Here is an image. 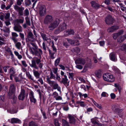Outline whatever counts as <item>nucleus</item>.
<instances>
[{"instance_id": "5", "label": "nucleus", "mask_w": 126, "mask_h": 126, "mask_svg": "<svg viewBox=\"0 0 126 126\" xmlns=\"http://www.w3.org/2000/svg\"><path fill=\"white\" fill-rule=\"evenodd\" d=\"M14 9L18 12L19 16H23V10L24 8L18 6L17 5H15L14 6Z\"/></svg>"}, {"instance_id": "19", "label": "nucleus", "mask_w": 126, "mask_h": 126, "mask_svg": "<svg viewBox=\"0 0 126 126\" xmlns=\"http://www.w3.org/2000/svg\"><path fill=\"white\" fill-rule=\"evenodd\" d=\"M92 6L95 9H97L100 7V6L97 3L94 1H92L91 2Z\"/></svg>"}, {"instance_id": "38", "label": "nucleus", "mask_w": 126, "mask_h": 126, "mask_svg": "<svg viewBox=\"0 0 126 126\" xmlns=\"http://www.w3.org/2000/svg\"><path fill=\"white\" fill-rule=\"evenodd\" d=\"M29 126H38L37 124L35 122L31 121L29 123Z\"/></svg>"}, {"instance_id": "30", "label": "nucleus", "mask_w": 126, "mask_h": 126, "mask_svg": "<svg viewBox=\"0 0 126 126\" xmlns=\"http://www.w3.org/2000/svg\"><path fill=\"white\" fill-rule=\"evenodd\" d=\"M109 74V73H105L103 74V79L105 81H108Z\"/></svg>"}, {"instance_id": "24", "label": "nucleus", "mask_w": 126, "mask_h": 126, "mask_svg": "<svg viewBox=\"0 0 126 126\" xmlns=\"http://www.w3.org/2000/svg\"><path fill=\"white\" fill-rule=\"evenodd\" d=\"M110 60L114 61H116L115 54L113 53H111L110 55Z\"/></svg>"}, {"instance_id": "42", "label": "nucleus", "mask_w": 126, "mask_h": 126, "mask_svg": "<svg viewBox=\"0 0 126 126\" xmlns=\"http://www.w3.org/2000/svg\"><path fill=\"white\" fill-rule=\"evenodd\" d=\"M25 5L27 6H30L31 4V0H25Z\"/></svg>"}, {"instance_id": "29", "label": "nucleus", "mask_w": 126, "mask_h": 126, "mask_svg": "<svg viewBox=\"0 0 126 126\" xmlns=\"http://www.w3.org/2000/svg\"><path fill=\"white\" fill-rule=\"evenodd\" d=\"M108 82H113L115 80L114 78L112 75L109 74Z\"/></svg>"}, {"instance_id": "14", "label": "nucleus", "mask_w": 126, "mask_h": 126, "mask_svg": "<svg viewBox=\"0 0 126 126\" xmlns=\"http://www.w3.org/2000/svg\"><path fill=\"white\" fill-rule=\"evenodd\" d=\"M66 39L68 43L71 45H79V42L78 40L76 41H74V40H72L71 39L67 38Z\"/></svg>"}, {"instance_id": "58", "label": "nucleus", "mask_w": 126, "mask_h": 126, "mask_svg": "<svg viewBox=\"0 0 126 126\" xmlns=\"http://www.w3.org/2000/svg\"><path fill=\"white\" fill-rule=\"evenodd\" d=\"M86 68H90L91 66V63H89L86 64L84 66Z\"/></svg>"}, {"instance_id": "43", "label": "nucleus", "mask_w": 126, "mask_h": 126, "mask_svg": "<svg viewBox=\"0 0 126 126\" xmlns=\"http://www.w3.org/2000/svg\"><path fill=\"white\" fill-rule=\"evenodd\" d=\"M25 20L27 24L29 26L31 25V23L30 19L28 16H27L25 17Z\"/></svg>"}, {"instance_id": "20", "label": "nucleus", "mask_w": 126, "mask_h": 126, "mask_svg": "<svg viewBox=\"0 0 126 126\" xmlns=\"http://www.w3.org/2000/svg\"><path fill=\"white\" fill-rule=\"evenodd\" d=\"M58 27L62 32L66 29V26L65 23H63L62 24H61Z\"/></svg>"}, {"instance_id": "21", "label": "nucleus", "mask_w": 126, "mask_h": 126, "mask_svg": "<svg viewBox=\"0 0 126 126\" xmlns=\"http://www.w3.org/2000/svg\"><path fill=\"white\" fill-rule=\"evenodd\" d=\"M33 75L36 79H38L40 78V74L37 71L33 70Z\"/></svg>"}, {"instance_id": "15", "label": "nucleus", "mask_w": 126, "mask_h": 126, "mask_svg": "<svg viewBox=\"0 0 126 126\" xmlns=\"http://www.w3.org/2000/svg\"><path fill=\"white\" fill-rule=\"evenodd\" d=\"M24 17L19 16V18L16 19L14 21L15 23H23L24 22Z\"/></svg>"}, {"instance_id": "39", "label": "nucleus", "mask_w": 126, "mask_h": 126, "mask_svg": "<svg viewBox=\"0 0 126 126\" xmlns=\"http://www.w3.org/2000/svg\"><path fill=\"white\" fill-rule=\"evenodd\" d=\"M47 79L48 83L50 84V85L51 86H53L55 82L54 81H52L50 80L48 78Z\"/></svg>"}, {"instance_id": "60", "label": "nucleus", "mask_w": 126, "mask_h": 126, "mask_svg": "<svg viewBox=\"0 0 126 126\" xmlns=\"http://www.w3.org/2000/svg\"><path fill=\"white\" fill-rule=\"evenodd\" d=\"M54 98H56L58 95V94L56 92L53 93L52 94Z\"/></svg>"}, {"instance_id": "49", "label": "nucleus", "mask_w": 126, "mask_h": 126, "mask_svg": "<svg viewBox=\"0 0 126 126\" xmlns=\"http://www.w3.org/2000/svg\"><path fill=\"white\" fill-rule=\"evenodd\" d=\"M61 31L60 30L59 27L57 29H55L54 31V33L55 34H57L59 33Z\"/></svg>"}, {"instance_id": "44", "label": "nucleus", "mask_w": 126, "mask_h": 126, "mask_svg": "<svg viewBox=\"0 0 126 126\" xmlns=\"http://www.w3.org/2000/svg\"><path fill=\"white\" fill-rule=\"evenodd\" d=\"M54 124L55 126H60V125L58 122V120L56 119H54Z\"/></svg>"}, {"instance_id": "22", "label": "nucleus", "mask_w": 126, "mask_h": 126, "mask_svg": "<svg viewBox=\"0 0 126 126\" xmlns=\"http://www.w3.org/2000/svg\"><path fill=\"white\" fill-rule=\"evenodd\" d=\"M64 78H62V82L65 84H66L67 85H68L69 82L68 81V79L67 78L66 76H64Z\"/></svg>"}, {"instance_id": "12", "label": "nucleus", "mask_w": 126, "mask_h": 126, "mask_svg": "<svg viewBox=\"0 0 126 126\" xmlns=\"http://www.w3.org/2000/svg\"><path fill=\"white\" fill-rule=\"evenodd\" d=\"M29 97L30 100L32 102L35 103L36 102V100L34 97V93L32 91H31L30 92Z\"/></svg>"}, {"instance_id": "55", "label": "nucleus", "mask_w": 126, "mask_h": 126, "mask_svg": "<svg viewBox=\"0 0 126 126\" xmlns=\"http://www.w3.org/2000/svg\"><path fill=\"white\" fill-rule=\"evenodd\" d=\"M50 74V78L51 79H54L55 78V76L53 74L52 71H51Z\"/></svg>"}, {"instance_id": "41", "label": "nucleus", "mask_w": 126, "mask_h": 126, "mask_svg": "<svg viewBox=\"0 0 126 126\" xmlns=\"http://www.w3.org/2000/svg\"><path fill=\"white\" fill-rule=\"evenodd\" d=\"M114 86L115 87L117 88L119 92H120L122 89L121 88L120 85L118 84L115 83Z\"/></svg>"}, {"instance_id": "51", "label": "nucleus", "mask_w": 126, "mask_h": 126, "mask_svg": "<svg viewBox=\"0 0 126 126\" xmlns=\"http://www.w3.org/2000/svg\"><path fill=\"white\" fill-rule=\"evenodd\" d=\"M15 70L14 68H11L10 70V74H12L14 75V74L15 73Z\"/></svg>"}, {"instance_id": "7", "label": "nucleus", "mask_w": 126, "mask_h": 126, "mask_svg": "<svg viewBox=\"0 0 126 126\" xmlns=\"http://www.w3.org/2000/svg\"><path fill=\"white\" fill-rule=\"evenodd\" d=\"M34 40L32 33L31 32H29L28 34V37L26 39V42H33Z\"/></svg>"}, {"instance_id": "46", "label": "nucleus", "mask_w": 126, "mask_h": 126, "mask_svg": "<svg viewBox=\"0 0 126 126\" xmlns=\"http://www.w3.org/2000/svg\"><path fill=\"white\" fill-rule=\"evenodd\" d=\"M76 65L75 66L78 69L81 70L83 68V66L81 65H79V64H76Z\"/></svg>"}, {"instance_id": "13", "label": "nucleus", "mask_w": 126, "mask_h": 126, "mask_svg": "<svg viewBox=\"0 0 126 126\" xmlns=\"http://www.w3.org/2000/svg\"><path fill=\"white\" fill-rule=\"evenodd\" d=\"M119 27L116 26H113L110 27H109L107 30L108 32H113L114 31L118 29Z\"/></svg>"}, {"instance_id": "11", "label": "nucleus", "mask_w": 126, "mask_h": 126, "mask_svg": "<svg viewBox=\"0 0 126 126\" xmlns=\"http://www.w3.org/2000/svg\"><path fill=\"white\" fill-rule=\"evenodd\" d=\"M76 64H80L81 65H84L85 63V60L82 58H79L76 59L75 61Z\"/></svg>"}, {"instance_id": "56", "label": "nucleus", "mask_w": 126, "mask_h": 126, "mask_svg": "<svg viewBox=\"0 0 126 126\" xmlns=\"http://www.w3.org/2000/svg\"><path fill=\"white\" fill-rule=\"evenodd\" d=\"M19 36L20 37H21L22 40H24V34L20 33H19Z\"/></svg>"}, {"instance_id": "61", "label": "nucleus", "mask_w": 126, "mask_h": 126, "mask_svg": "<svg viewBox=\"0 0 126 126\" xmlns=\"http://www.w3.org/2000/svg\"><path fill=\"white\" fill-rule=\"evenodd\" d=\"M123 32L124 31L123 30H122L119 31L118 33H117L119 36L120 35L123 34Z\"/></svg>"}, {"instance_id": "23", "label": "nucleus", "mask_w": 126, "mask_h": 126, "mask_svg": "<svg viewBox=\"0 0 126 126\" xmlns=\"http://www.w3.org/2000/svg\"><path fill=\"white\" fill-rule=\"evenodd\" d=\"M41 55H39L38 56L39 57V58H38L37 57H34L33 58V59H34L35 60H36V63L37 64H38L41 62Z\"/></svg>"}, {"instance_id": "2", "label": "nucleus", "mask_w": 126, "mask_h": 126, "mask_svg": "<svg viewBox=\"0 0 126 126\" xmlns=\"http://www.w3.org/2000/svg\"><path fill=\"white\" fill-rule=\"evenodd\" d=\"M60 22V20L58 18H56L49 23L48 28L50 30H53L58 26Z\"/></svg>"}, {"instance_id": "35", "label": "nucleus", "mask_w": 126, "mask_h": 126, "mask_svg": "<svg viewBox=\"0 0 126 126\" xmlns=\"http://www.w3.org/2000/svg\"><path fill=\"white\" fill-rule=\"evenodd\" d=\"M114 111L118 114L121 113L122 111V109L119 108L115 107L113 109Z\"/></svg>"}, {"instance_id": "53", "label": "nucleus", "mask_w": 126, "mask_h": 126, "mask_svg": "<svg viewBox=\"0 0 126 126\" xmlns=\"http://www.w3.org/2000/svg\"><path fill=\"white\" fill-rule=\"evenodd\" d=\"M12 37L16 38L18 36V35L17 33L15 32H12Z\"/></svg>"}, {"instance_id": "9", "label": "nucleus", "mask_w": 126, "mask_h": 126, "mask_svg": "<svg viewBox=\"0 0 126 126\" xmlns=\"http://www.w3.org/2000/svg\"><path fill=\"white\" fill-rule=\"evenodd\" d=\"M25 91L24 89H21L20 94L19 95L18 98L19 100H23L25 97Z\"/></svg>"}, {"instance_id": "48", "label": "nucleus", "mask_w": 126, "mask_h": 126, "mask_svg": "<svg viewBox=\"0 0 126 126\" xmlns=\"http://www.w3.org/2000/svg\"><path fill=\"white\" fill-rule=\"evenodd\" d=\"M41 36L44 41L47 40L48 39L46 37V35L44 34H42Z\"/></svg>"}, {"instance_id": "45", "label": "nucleus", "mask_w": 126, "mask_h": 126, "mask_svg": "<svg viewBox=\"0 0 126 126\" xmlns=\"http://www.w3.org/2000/svg\"><path fill=\"white\" fill-rule=\"evenodd\" d=\"M60 61V58H58L55 61V66H57L59 63Z\"/></svg>"}, {"instance_id": "63", "label": "nucleus", "mask_w": 126, "mask_h": 126, "mask_svg": "<svg viewBox=\"0 0 126 126\" xmlns=\"http://www.w3.org/2000/svg\"><path fill=\"white\" fill-rule=\"evenodd\" d=\"M38 79V81H39L41 84H43V81L42 79L41 78H39Z\"/></svg>"}, {"instance_id": "47", "label": "nucleus", "mask_w": 126, "mask_h": 126, "mask_svg": "<svg viewBox=\"0 0 126 126\" xmlns=\"http://www.w3.org/2000/svg\"><path fill=\"white\" fill-rule=\"evenodd\" d=\"M63 125V126H69L68 122L64 119L62 120Z\"/></svg>"}, {"instance_id": "27", "label": "nucleus", "mask_w": 126, "mask_h": 126, "mask_svg": "<svg viewBox=\"0 0 126 126\" xmlns=\"http://www.w3.org/2000/svg\"><path fill=\"white\" fill-rule=\"evenodd\" d=\"M64 34L66 35H69L73 34L74 33V31L72 30H70L68 31H65L64 32Z\"/></svg>"}, {"instance_id": "54", "label": "nucleus", "mask_w": 126, "mask_h": 126, "mask_svg": "<svg viewBox=\"0 0 126 126\" xmlns=\"http://www.w3.org/2000/svg\"><path fill=\"white\" fill-rule=\"evenodd\" d=\"M63 45L66 47L67 48L69 46V45L68 44L67 42L64 41L63 43Z\"/></svg>"}, {"instance_id": "36", "label": "nucleus", "mask_w": 126, "mask_h": 126, "mask_svg": "<svg viewBox=\"0 0 126 126\" xmlns=\"http://www.w3.org/2000/svg\"><path fill=\"white\" fill-rule=\"evenodd\" d=\"M125 39L124 36L120 37L117 39V41L118 42L121 43Z\"/></svg>"}, {"instance_id": "3", "label": "nucleus", "mask_w": 126, "mask_h": 126, "mask_svg": "<svg viewBox=\"0 0 126 126\" xmlns=\"http://www.w3.org/2000/svg\"><path fill=\"white\" fill-rule=\"evenodd\" d=\"M105 21L107 24L110 25L113 23L115 20L111 15H109L106 17Z\"/></svg>"}, {"instance_id": "34", "label": "nucleus", "mask_w": 126, "mask_h": 126, "mask_svg": "<svg viewBox=\"0 0 126 126\" xmlns=\"http://www.w3.org/2000/svg\"><path fill=\"white\" fill-rule=\"evenodd\" d=\"M16 47L18 49H20L22 48L21 43L19 42H17L15 44Z\"/></svg>"}, {"instance_id": "59", "label": "nucleus", "mask_w": 126, "mask_h": 126, "mask_svg": "<svg viewBox=\"0 0 126 126\" xmlns=\"http://www.w3.org/2000/svg\"><path fill=\"white\" fill-rule=\"evenodd\" d=\"M58 69L57 68H53L52 69V71H53L54 73L55 74H57V71H58Z\"/></svg>"}, {"instance_id": "18", "label": "nucleus", "mask_w": 126, "mask_h": 126, "mask_svg": "<svg viewBox=\"0 0 126 126\" xmlns=\"http://www.w3.org/2000/svg\"><path fill=\"white\" fill-rule=\"evenodd\" d=\"M31 62L32 63L30 65V66L36 69H38V67L36 65V63L35 60L32 59Z\"/></svg>"}, {"instance_id": "28", "label": "nucleus", "mask_w": 126, "mask_h": 126, "mask_svg": "<svg viewBox=\"0 0 126 126\" xmlns=\"http://www.w3.org/2000/svg\"><path fill=\"white\" fill-rule=\"evenodd\" d=\"M19 120L17 118H12L11 120L9 121L12 123H17L19 122Z\"/></svg>"}, {"instance_id": "64", "label": "nucleus", "mask_w": 126, "mask_h": 126, "mask_svg": "<svg viewBox=\"0 0 126 126\" xmlns=\"http://www.w3.org/2000/svg\"><path fill=\"white\" fill-rule=\"evenodd\" d=\"M111 98L112 99H114L115 97V94L113 93H111L110 94Z\"/></svg>"}, {"instance_id": "1", "label": "nucleus", "mask_w": 126, "mask_h": 126, "mask_svg": "<svg viewBox=\"0 0 126 126\" xmlns=\"http://www.w3.org/2000/svg\"><path fill=\"white\" fill-rule=\"evenodd\" d=\"M31 44L32 47H29V50L33 55L38 56L42 54V50L41 49L38 48V46L35 44L32 43Z\"/></svg>"}, {"instance_id": "32", "label": "nucleus", "mask_w": 126, "mask_h": 126, "mask_svg": "<svg viewBox=\"0 0 126 126\" xmlns=\"http://www.w3.org/2000/svg\"><path fill=\"white\" fill-rule=\"evenodd\" d=\"M91 121L93 124L98 125L99 123L97 122V120L95 118H94L91 119Z\"/></svg>"}, {"instance_id": "37", "label": "nucleus", "mask_w": 126, "mask_h": 126, "mask_svg": "<svg viewBox=\"0 0 126 126\" xmlns=\"http://www.w3.org/2000/svg\"><path fill=\"white\" fill-rule=\"evenodd\" d=\"M78 104L80 105L82 107H84L86 106V103L83 101H79L78 102Z\"/></svg>"}, {"instance_id": "33", "label": "nucleus", "mask_w": 126, "mask_h": 126, "mask_svg": "<svg viewBox=\"0 0 126 126\" xmlns=\"http://www.w3.org/2000/svg\"><path fill=\"white\" fill-rule=\"evenodd\" d=\"M14 53L15 55L18 58L21 60L22 58V56L19 54V53L17 51H15L14 52Z\"/></svg>"}, {"instance_id": "10", "label": "nucleus", "mask_w": 126, "mask_h": 126, "mask_svg": "<svg viewBox=\"0 0 126 126\" xmlns=\"http://www.w3.org/2000/svg\"><path fill=\"white\" fill-rule=\"evenodd\" d=\"M4 54L6 56L10 55L12 56H13V55L12 52L10 48L7 47H5Z\"/></svg>"}, {"instance_id": "52", "label": "nucleus", "mask_w": 126, "mask_h": 126, "mask_svg": "<svg viewBox=\"0 0 126 126\" xmlns=\"http://www.w3.org/2000/svg\"><path fill=\"white\" fill-rule=\"evenodd\" d=\"M49 55L50 57L52 59H53L54 58V53H52L50 50H49Z\"/></svg>"}, {"instance_id": "26", "label": "nucleus", "mask_w": 126, "mask_h": 126, "mask_svg": "<svg viewBox=\"0 0 126 126\" xmlns=\"http://www.w3.org/2000/svg\"><path fill=\"white\" fill-rule=\"evenodd\" d=\"M26 75L28 78L31 81H32L33 82H35V81L33 77L29 73L28 74H27Z\"/></svg>"}, {"instance_id": "57", "label": "nucleus", "mask_w": 126, "mask_h": 126, "mask_svg": "<svg viewBox=\"0 0 126 126\" xmlns=\"http://www.w3.org/2000/svg\"><path fill=\"white\" fill-rule=\"evenodd\" d=\"M119 36L117 33H115L113 34V37L114 39H116Z\"/></svg>"}, {"instance_id": "4", "label": "nucleus", "mask_w": 126, "mask_h": 126, "mask_svg": "<svg viewBox=\"0 0 126 126\" xmlns=\"http://www.w3.org/2000/svg\"><path fill=\"white\" fill-rule=\"evenodd\" d=\"M54 20V18L52 16L50 15H47L45 16L44 21V23L46 24H49Z\"/></svg>"}, {"instance_id": "62", "label": "nucleus", "mask_w": 126, "mask_h": 126, "mask_svg": "<svg viewBox=\"0 0 126 126\" xmlns=\"http://www.w3.org/2000/svg\"><path fill=\"white\" fill-rule=\"evenodd\" d=\"M110 0H105L104 2L107 5H109L110 4Z\"/></svg>"}, {"instance_id": "17", "label": "nucleus", "mask_w": 126, "mask_h": 126, "mask_svg": "<svg viewBox=\"0 0 126 126\" xmlns=\"http://www.w3.org/2000/svg\"><path fill=\"white\" fill-rule=\"evenodd\" d=\"M68 118L69 119V122L70 123L74 124L75 123V119L73 115L70 114H68Z\"/></svg>"}, {"instance_id": "50", "label": "nucleus", "mask_w": 126, "mask_h": 126, "mask_svg": "<svg viewBox=\"0 0 126 126\" xmlns=\"http://www.w3.org/2000/svg\"><path fill=\"white\" fill-rule=\"evenodd\" d=\"M10 16V14L9 13H6L5 15V19H9Z\"/></svg>"}, {"instance_id": "25", "label": "nucleus", "mask_w": 126, "mask_h": 126, "mask_svg": "<svg viewBox=\"0 0 126 126\" xmlns=\"http://www.w3.org/2000/svg\"><path fill=\"white\" fill-rule=\"evenodd\" d=\"M53 89H57V90L59 91H60V88L59 86V85L56 82L53 86Z\"/></svg>"}, {"instance_id": "16", "label": "nucleus", "mask_w": 126, "mask_h": 126, "mask_svg": "<svg viewBox=\"0 0 126 126\" xmlns=\"http://www.w3.org/2000/svg\"><path fill=\"white\" fill-rule=\"evenodd\" d=\"M14 29L15 31L18 32L22 31V27L19 25L15 26L14 27Z\"/></svg>"}, {"instance_id": "8", "label": "nucleus", "mask_w": 126, "mask_h": 126, "mask_svg": "<svg viewBox=\"0 0 126 126\" xmlns=\"http://www.w3.org/2000/svg\"><path fill=\"white\" fill-rule=\"evenodd\" d=\"M39 13L41 16H44L46 13V9L45 6L41 5L39 7Z\"/></svg>"}, {"instance_id": "6", "label": "nucleus", "mask_w": 126, "mask_h": 126, "mask_svg": "<svg viewBox=\"0 0 126 126\" xmlns=\"http://www.w3.org/2000/svg\"><path fill=\"white\" fill-rule=\"evenodd\" d=\"M16 87L14 84H11L9 92V94L10 96H13L14 95L15 92Z\"/></svg>"}, {"instance_id": "40", "label": "nucleus", "mask_w": 126, "mask_h": 126, "mask_svg": "<svg viewBox=\"0 0 126 126\" xmlns=\"http://www.w3.org/2000/svg\"><path fill=\"white\" fill-rule=\"evenodd\" d=\"M29 11L27 9H26L24 11L23 15L24 16H27L29 15Z\"/></svg>"}, {"instance_id": "31", "label": "nucleus", "mask_w": 126, "mask_h": 126, "mask_svg": "<svg viewBox=\"0 0 126 126\" xmlns=\"http://www.w3.org/2000/svg\"><path fill=\"white\" fill-rule=\"evenodd\" d=\"M91 100L92 102L93 103L94 105L96 106L97 107L100 109H101L102 107L101 105L98 104L92 98L91 99Z\"/></svg>"}]
</instances>
